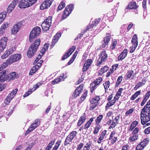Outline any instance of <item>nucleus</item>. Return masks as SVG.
<instances>
[{
	"mask_svg": "<svg viewBox=\"0 0 150 150\" xmlns=\"http://www.w3.org/2000/svg\"><path fill=\"white\" fill-rule=\"evenodd\" d=\"M140 118L142 123L143 125L150 120V99L142 109Z\"/></svg>",
	"mask_w": 150,
	"mask_h": 150,
	"instance_id": "obj_1",
	"label": "nucleus"
},
{
	"mask_svg": "<svg viewBox=\"0 0 150 150\" xmlns=\"http://www.w3.org/2000/svg\"><path fill=\"white\" fill-rule=\"evenodd\" d=\"M40 42V39H37L34 41L33 44H32L29 47L27 53V55L30 58L34 56L38 48Z\"/></svg>",
	"mask_w": 150,
	"mask_h": 150,
	"instance_id": "obj_2",
	"label": "nucleus"
},
{
	"mask_svg": "<svg viewBox=\"0 0 150 150\" xmlns=\"http://www.w3.org/2000/svg\"><path fill=\"white\" fill-rule=\"evenodd\" d=\"M40 42V39H37L34 41L33 44H32L29 47L27 53V55L30 58L34 56L38 48Z\"/></svg>",
	"mask_w": 150,
	"mask_h": 150,
	"instance_id": "obj_3",
	"label": "nucleus"
},
{
	"mask_svg": "<svg viewBox=\"0 0 150 150\" xmlns=\"http://www.w3.org/2000/svg\"><path fill=\"white\" fill-rule=\"evenodd\" d=\"M9 78L11 80L15 79L16 78V73L12 72L10 73V76L8 77L5 70L0 72V82H3Z\"/></svg>",
	"mask_w": 150,
	"mask_h": 150,
	"instance_id": "obj_4",
	"label": "nucleus"
},
{
	"mask_svg": "<svg viewBox=\"0 0 150 150\" xmlns=\"http://www.w3.org/2000/svg\"><path fill=\"white\" fill-rule=\"evenodd\" d=\"M41 32L40 28L38 26L34 27L30 33L29 36V41L32 42L34 38L39 36Z\"/></svg>",
	"mask_w": 150,
	"mask_h": 150,
	"instance_id": "obj_5",
	"label": "nucleus"
},
{
	"mask_svg": "<svg viewBox=\"0 0 150 150\" xmlns=\"http://www.w3.org/2000/svg\"><path fill=\"white\" fill-rule=\"evenodd\" d=\"M52 16H49L42 23L41 27L43 31L45 32L49 30L52 24Z\"/></svg>",
	"mask_w": 150,
	"mask_h": 150,
	"instance_id": "obj_6",
	"label": "nucleus"
},
{
	"mask_svg": "<svg viewBox=\"0 0 150 150\" xmlns=\"http://www.w3.org/2000/svg\"><path fill=\"white\" fill-rule=\"evenodd\" d=\"M37 0H21L19 7L21 8H25L32 6L35 4Z\"/></svg>",
	"mask_w": 150,
	"mask_h": 150,
	"instance_id": "obj_7",
	"label": "nucleus"
},
{
	"mask_svg": "<svg viewBox=\"0 0 150 150\" xmlns=\"http://www.w3.org/2000/svg\"><path fill=\"white\" fill-rule=\"evenodd\" d=\"M74 9V5L71 4L66 6L64 11V12L62 15V19L63 20L66 18Z\"/></svg>",
	"mask_w": 150,
	"mask_h": 150,
	"instance_id": "obj_8",
	"label": "nucleus"
},
{
	"mask_svg": "<svg viewBox=\"0 0 150 150\" xmlns=\"http://www.w3.org/2000/svg\"><path fill=\"white\" fill-rule=\"evenodd\" d=\"M99 57L98 59L97 65V66L102 64L103 63L107 60L108 55L104 51H102L99 55Z\"/></svg>",
	"mask_w": 150,
	"mask_h": 150,
	"instance_id": "obj_9",
	"label": "nucleus"
},
{
	"mask_svg": "<svg viewBox=\"0 0 150 150\" xmlns=\"http://www.w3.org/2000/svg\"><path fill=\"white\" fill-rule=\"evenodd\" d=\"M21 57V55L20 54H13L9 57V59L6 60V63L8 64H11L20 60Z\"/></svg>",
	"mask_w": 150,
	"mask_h": 150,
	"instance_id": "obj_10",
	"label": "nucleus"
},
{
	"mask_svg": "<svg viewBox=\"0 0 150 150\" xmlns=\"http://www.w3.org/2000/svg\"><path fill=\"white\" fill-rule=\"evenodd\" d=\"M7 104L4 103L1 106V110L0 111V117H5L7 118V116L11 115L12 112H9L7 113L8 110L6 108H3L7 105Z\"/></svg>",
	"mask_w": 150,
	"mask_h": 150,
	"instance_id": "obj_11",
	"label": "nucleus"
},
{
	"mask_svg": "<svg viewBox=\"0 0 150 150\" xmlns=\"http://www.w3.org/2000/svg\"><path fill=\"white\" fill-rule=\"evenodd\" d=\"M18 91V89L16 88L14 90H13L7 97L5 101V103H6L7 104H8L10 102V101L12 99L13 97L14 96L15 94Z\"/></svg>",
	"mask_w": 150,
	"mask_h": 150,
	"instance_id": "obj_12",
	"label": "nucleus"
},
{
	"mask_svg": "<svg viewBox=\"0 0 150 150\" xmlns=\"http://www.w3.org/2000/svg\"><path fill=\"white\" fill-rule=\"evenodd\" d=\"M40 124V122H38V120L37 119L35 120L34 122L32 124L30 127L28 128V130L26 132V134H28L29 132H31L35 129Z\"/></svg>",
	"mask_w": 150,
	"mask_h": 150,
	"instance_id": "obj_13",
	"label": "nucleus"
},
{
	"mask_svg": "<svg viewBox=\"0 0 150 150\" xmlns=\"http://www.w3.org/2000/svg\"><path fill=\"white\" fill-rule=\"evenodd\" d=\"M83 84H81L74 91L72 96V98H76L81 92L83 89Z\"/></svg>",
	"mask_w": 150,
	"mask_h": 150,
	"instance_id": "obj_14",
	"label": "nucleus"
},
{
	"mask_svg": "<svg viewBox=\"0 0 150 150\" xmlns=\"http://www.w3.org/2000/svg\"><path fill=\"white\" fill-rule=\"evenodd\" d=\"M8 39L6 37H3L0 40V53L5 48Z\"/></svg>",
	"mask_w": 150,
	"mask_h": 150,
	"instance_id": "obj_15",
	"label": "nucleus"
},
{
	"mask_svg": "<svg viewBox=\"0 0 150 150\" xmlns=\"http://www.w3.org/2000/svg\"><path fill=\"white\" fill-rule=\"evenodd\" d=\"M53 0H46L40 6L41 10H43L49 7L52 3Z\"/></svg>",
	"mask_w": 150,
	"mask_h": 150,
	"instance_id": "obj_16",
	"label": "nucleus"
},
{
	"mask_svg": "<svg viewBox=\"0 0 150 150\" xmlns=\"http://www.w3.org/2000/svg\"><path fill=\"white\" fill-rule=\"evenodd\" d=\"M66 74L63 73L59 77L55 79L54 81L52 82V83L53 84H54L57 83L59 82H60L64 80L66 78L67 76H66Z\"/></svg>",
	"mask_w": 150,
	"mask_h": 150,
	"instance_id": "obj_17",
	"label": "nucleus"
},
{
	"mask_svg": "<svg viewBox=\"0 0 150 150\" xmlns=\"http://www.w3.org/2000/svg\"><path fill=\"white\" fill-rule=\"evenodd\" d=\"M102 78L100 77L97 79L95 81L94 83L91 84V90L92 89L93 90L96 88L97 86L100 84L101 82L102 81Z\"/></svg>",
	"mask_w": 150,
	"mask_h": 150,
	"instance_id": "obj_18",
	"label": "nucleus"
},
{
	"mask_svg": "<svg viewBox=\"0 0 150 150\" xmlns=\"http://www.w3.org/2000/svg\"><path fill=\"white\" fill-rule=\"evenodd\" d=\"M61 36V33H58L55 35L53 37L52 44L51 45L50 47H52L57 42L59 38Z\"/></svg>",
	"mask_w": 150,
	"mask_h": 150,
	"instance_id": "obj_19",
	"label": "nucleus"
},
{
	"mask_svg": "<svg viewBox=\"0 0 150 150\" xmlns=\"http://www.w3.org/2000/svg\"><path fill=\"white\" fill-rule=\"evenodd\" d=\"M40 85V83H37L35 84L33 88L29 89V90L27 92H26L23 95L24 97H26L30 95L32 93L36 90V89L38 88L39 86Z\"/></svg>",
	"mask_w": 150,
	"mask_h": 150,
	"instance_id": "obj_20",
	"label": "nucleus"
},
{
	"mask_svg": "<svg viewBox=\"0 0 150 150\" xmlns=\"http://www.w3.org/2000/svg\"><path fill=\"white\" fill-rule=\"evenodd\" d=\"M111 37L109 33H107L106 36L104 38L103 42V44L101 45V47L102 48H105L107 45L110 41Z\"/></svg>",
	"mask_w": 150,
	"mask_h": 150,
	"instance_id": "obj_21",
	"label": "nucleus"
},
{
	"mask_svg": "<svg viewBox=\"0 0 150 150\" xmlns=\"http://www.w3.org/2000/svg\"><path fill=\"white\" fill-rule=\"evenodd\" d=\"M19 1L18 0H14L12 3L7 8V11L8 13H10L15 7Z\"/></svg>",
	"mask_w": 150,
	"mask_h": 150,
	"instance_id": "obj_22",
	"label": "nucleus"
},
{
	"mask_svg": "<svg viewBox=\"0 0 150 150\" xmlns=\"http://www.w3.org/2000/svg\"><path fill=\"white\" fill-rule=\"evenodd\" d=\"M76 49L75 46H73L70 49L69 51L67 52L62 58V60H64L70 56L74 52Z\"/></svg>",
	"mask_w": 150,
	"mask_h": 150,
	"instance_id": "obj_23",
	"label": "nucleus"
},
{
	"mask_svg": "<svg viewBox=\"0 0 150 150\" xmlns=\"http://www.w3.org/2000/svg\"><path fill=\"white\" fill-rule=\"evenodd\" d=\"M100 20V18L96 19L93 21L91 23H90V25L87 26L86 30L85 29L84 31L86 32V30L92 28L94 26H96L98 24Z\"/></svg>",
	"mask_w": 150,
	"mask_h": 150,
	"instance_id": "obj_24",
	"label": "nucleus"
},
{
	"mask_svg": "<svg viewBox=\"0 0 150 150\" xmlns=\"http://www.w3.org/2000/svg\"><path fill=\"white\" fill-rule=\"evenodd\" d=\"M92 60L90 59L87 60L85 62L83 68V71H86L91 64Z\"/></svg>",
	"mask_w": 150,
	"mask_h": 150,
	"instance_id": "obj_25",
	"label": "nucleus"
},
{
	"mask_svg": "<svg viewBox=\"0 0 150 150\" xmlns=\"http://www.w3.org/2000/svg\"><path fill=\"white\" fill-rule=\"evenodd\" d=\"M146 81V79H143L142 80L141 82H139L135 85V86L134 87V89L135 90H136L139 88L140 87L144 85Z\"/></svg>",
	"mask_w": 150,
	"mask_h": 150,
	"instance_id": "obj_26",
	"label": "nucleus"
},
{
	"mask_svg": "<svg viewBox=\"0 0 150 150\" xmlns=\"http://www.w3.org/2000/svg\"><path fill=\"white\" fill-rule=\"evenodd\" d=\"M127 54V50H124L120 54L118 57V59L119 60H122L124 59L126 56Z\"/></svg>",
	"mask_w": 150,
	"mask_h": 150,
	"instance_id": "obj_27",
	"label": "nucleus"
},
{
	"mask_svg": "<svg viewBox=\"0 0 150 150\" xmlns=\"http://www.w3.org/2000/svg\"><path fill=\"white\" fill-rule=\"evenodd\" d=\"M137 37L136 34H134L133 36L131 42L132 44V45L135 47H137L138 44Z\"/></svg>",
	"mask_w": 150,
	"mask_h": 150,
	"instance_id": "obj_28",
	"label": "nucleus"
},
{
	"mask_svg": "<svg viewBox=\"0 0 150 150\" xmlns=\"http://www.w3.org/2000/svg\"><path fill=\"white\" fill-rule=\"evenodd\" d=\"M8 27V24H4L2 25L0 29V37L4 33L5 31Z\"/></svg>",
	"mask_w": 150,
	"mask_h": 150,
	"instance_id": "obj_29",
	"label": "nucleus"
},
{
	"mask_svg": "<svg viewBox=\"0 0 150 150\" xmlns=\"http://www.w3.org/2000/svg\"><path fill=\"white\" fill-rule=\"evenodd\" d=\"M100 98L99 96H96L93 97L91 100L90 103L92 104H98V102L100 100Z\"/></svg>",
	"mask_w": 150,
	"mask_h": 150,
	"instance_id": "obj_30",
	"label": "nucleus"
},
{
	"mask_svg": "<svg viewBox=\"0 0 150 150\" xmlns=\"http://www.w3.org/2000/svg\"><path fill=\"white\" fill-rule=\"evenodd\" d=\"M94 118H91L90 119L85 125L84 129H87L90 127L91 123L93 121Z\"/></svg>",
	"mask_w": 150,
	"mask_h": 150,
	"instance_id": "obj_31",
	"label": "nucleus"
},
{
	"mask_svg": "<svg viewBox=\"0 0 150 150\" xmlns=\"http://www.w3.org/2000/svg\"><path fill=\"white\" fill-rule=\"evenodd\" d=\"M138 122L137 121H134L131 124L130 127L128 129V130L129 131H132L134 128L138 125Z\"/></svg>",
	"mask_w": 150,
	"mask_h": 150,
	"instance_id": "obj_32",
	"label": "nucleus"
},
{
	"mask_svg": "<svg viewBox=\"0 0 150 150\" xmlns=\"http://www.w3.org/2000/svg\"><path fill=\"white\" fill-rule=\"evenodd\" d=\"M128 7H129V9H135L137 8V6L135 2H131L128 5Z\"/></svg>",
	"mask_w": 150,
	"mask_h": 150,
	"instance_id": "obj_33",
	"label": "nucleus"
},
{
	"mask_svg": "<svg viewBox=\"0 0 150 150\" xmlns=\"http://www.w3.org/2000/svg\"><path fill=\"white\" fill-rule=\"evenodd\" d=\"M19 29L20 28L18 27L17 26L15 25L12 30V34H16L18 32Z\"/></svg>",
	"mask_w": 150,
	"mask_h": 150,
	"instance_id": "obj_34",
	"label": "nucleus"
},
{
	"mask_svg": "<svg viewBox=\"0 0 150 150\" xmlns=\"http://www.w3.org/2000/svg\"><path fill=\"white\" fill-rule=\"evenodd\" d=\"M138 137V135L137 134H133L132 136H130L129 138V140L130 142H133L136 140Z\"/></svg>",
	"mask_w": 150,
	"mask_h": 150,
	"instance_id": "obj_35",
	"label": "nucleus"
},
{
	"mask_svg": "<svg viewBox=\"0 0 150 150\" xmlns=\"http://www.w3.org/2000/svg\"><path fill=\"white\" fill-rule=\"evenodd\" d=\"M77 133L75 131H73L71 132L69 134L68 136L72 140L74 137L76 136Z\"/></svg>",
	"mask_w": 150,
	"mask_h": 150,
	"instance_id": "obj_36",
	"label": "nucleus"
},
{
	"mask_svg": "<svg viewBox=\"0 0 150 150\" xmlns=\"http://www.w3.org/2000/svg\"><path fill=\"white\" fill-rule=\"evenodd\" d=\"M123 77L122 76H119L117 80V82L115 85V87H117L122 81Z\"/></svg>",
	"mask_w": 150,
	"mask_h": 150,
	"instance_id": "obj_37",
	"label": "nucleus"
},
{
	"mask_svg": "<svg viewBox=\"0 0 150 150\" xmlns=\"http://www.w3.org/2000/svg\"><path fill=\"white\" fill-rule=\"evenodd\" d=\"M72 140L68 136H67L64 142V146L67 145V144H69L70 142H71Z\"/></svg>",
	"mask_w": 150,
	"mask_h": 150,
	"instance_id": "obj_38",
	"label": "nucleus"
},
{
	"mask_svg": "<svg viewBox=\"0 0 150 150\" xmlns=\"http://www.w3.org/2000/svg\"><path fill=\"white\" fill-rule=\"evenodd\" d=\"M103 86L105 90V91L108 90L110 85V82L109 81H106L103 84Z\"/></svg>",
	"mask_w": 150,
	"mask_h": 150,
	"instance_id": "obj_39",
	"label": "nucleus"
},
{
	"mask_svg": "<svg viewBox=\"0 0 150 150\" xmlns=\"http://www.w3.org/2000/svg\"><path fill=\"white\" fill-rule=\"evenodd\" d=\"M65 6V4L63 1H62L59 5L57 9V11H59L61 10Z\"/></svg>",
	"mask_w": 150,
	"mask_h": 150,
	"instance_id": "obj_40",
	"label": "nucleus"
},
{
	"mask_svg": "<svg viewBox=\"0 0 150 150\" xmlns=\"http://www.w3.org/2000/svg\"><path fill=\"white\" fill-rule=\"evenodd\" d=\"M145 146L144 145H143L141 142L140 144H138L136 147V149L137 150H142L143 149Z\"/></svg>",
	"mask_w": 150,
	"mask_h": 150,
	"instance_id": "obj_41",
	"label": "nucleus"
},
{
	"mask_svg": "<svg viewBox=\"0 0 150 150\" xmlns=\"http://www.w3.org/2000/svg\"><path fill=\"white\" fill-rule=\"evenodd\" d=\"M38 69V67L37 68H36V67H35V66L33 67L30 71L29 75H32Z\"/></svg>",
	"mask_w": 150,
	"mask_h": 150,
	"instance_id": "obj_42",
	"label": "nucleus"
},
{
	"mask_svg": "<svg viewBox=\"0 0 150 150\" xmlns=\"http://www.w3.org/2000/svg\"><path fill=\"white\" fill-rule=\"evenodd\" d=\"M6 14L4 13L0 14V24L3 21L6 17Z\"/></svg>",
	"mask_w": 150,
	"mask_h": 150,
	"instance_id": "obj_43",
	"label": "nucleus"
},
{
	"mask_svg": "<svg viewBox=\"0 0 150 150\" xmlns=\"http://www.w3.org/2000/svg\"><path fill=\"white\" fill-rule=\"evenodd\" d=\"M133 73L134 72L133 71L130 70L128 71L126 74V77L127 78L126 79H127L130 78Z\"/></svg>",
	"mask_w": 150,
	"mask_h": 150,
	"instance_id": "obj_44",
	"label": "nucleus"
},
{
	"mask_svg": "<svg viewBox=\"0 0 150 150\" xmlns=\"http://www.w3.org/2000/svg\"><path fill=\"white\" fill-rule=\"evenodd\" d=\"M54 141H51L49 143L47 146L46 147L45 150H49L52 147V145L54 144Z\"/></svg>",
	"mask_w": 150,
	"mask_h": 150,
	"instance_id": "obj_45",
	"label": "nucleus"
},
{
	"mask_svg": "<svg viewBox=\"0 0 150 150\" xmlns=\"http://www.w3.org/2000/svg\"><path fill=\"white\" fill-rule=\"evenodd\" d=\"M103 117V115H99L97 118L96 119V123L99 124L101 120L102 119Z\"/></svg>",
	"mask_w": 150,
	"mask_h": 150,
	"instance_id": "obj_46",
	"label": "nucleus"
},
{
	"mask_svg": "<svg viewBox=\"0 0 150 150\" xmlns=\"http://www.w3.org/2000/svg\"><path fill=\"white\" fill-rule=\"evenodd\" d=\"M117 137L115 136L110 137L109 140H111V142L112 144L115 143L117 140Z\"/></svg>",
	"mask_w": 150,
	"mask_h": 150,
	"instance_id": "obj_47",
	"label": "nucleus"
},
{
	"mask_svg": "<svg viewBox=\"0 0 150 150\" xmlns=\"http://www.w3.org/2000/svg\"><path fill=\"white\" fill-rule=\"evenodd\" d=\"M87 91H86L84 92L82 96L80 98L81 101H80V102H81L83 101L86 98V97L87 96Z\"/></svg>",
	"mask_w": 150,
	"mask_h": 150,
	"instance_id": "obj_48",
	"label": "nucleus"
},
{
	"mask_svg": "<svg viewBox=\"0 0 150 150\" xmlns=\"http://www.w3.org/2000/svg\"><path fill=\"white\" fill-rule=\"evenodd\" d=\"M61 142V140H59L57 141V142L56 143L55 145L53 147L54 149H56L57 150V149L60 144Z\"/></svg>",
	"mask_w": 150,
	"mask_h": 150,
	"instance_id": "obj_49",
	"label": "nucleus"
},
{
	"mask_svg": "<svg viewBox=\"0 0 150 150\" xmlns=\"http://www.w3.org/2000/svg\"><path fill=\"white\" fill-rule=\"evenodd\" d=\"M106 130H104L102 132L99 138V139H100V140H103L105 135L106 134Z\"/></svg>",
	"mask_w": 150,
	"mask_h": 150,
	"instance_id": "obj_50",
	"label": "nucleus"
},
{
	"mask_svg": "<svg viewBox=\"0 0 150 150\" xmlns=\"http://www.w3.org/2000/svg\"><path fill=\"white\" fill-rule=\"evenodd\" d=\"M24 22L23 21H20L18 22L15 25L17 26L19 28H20L23 26V25Z\"/></svg>",
	"mask_w": 150,
	"mask_h": 150,
	"instance_id": "obj_51",
	"label": "nucleus"
},
{
	"mask_svg": "<svg viewBox=\"0 0 150 150\" xmlns=\"http://www.w3.org/2000/svg\"><path fill=\"white\" fill-rule=\"evenodd\" d=\"M139 127H136L133 130L132 134H136L139 132Z\"/></svg>",
	"mask_w": 150,
	"mask_h": 150,
	"instance_id": "obj_52",
	"label": "nucleus"
},
{
	"mask_svg": "<svg viewBox=\"0 0 150 150\" xmlns=\"http://www.w3.org/2000/svg\"><path fill=\"white\" fill-rule=\"evenodd\" d=\"M9 54H8V52L6 51L4 54L1 56V58L2 59H4L7 57Z\"/></svg>",
	"mask_w": 150,
	"mask_h": 150,
	"instance_id": "obj_53",
	"label": "nucleus"
},
{
	"mask_svg": "<svg viewBox=\"0 0 150 150\" xmlns=\"http://www.w3.org/2000/svg\"><path fill=\"white\" fill-rule=\"evenodd\" d=\"M149 141V138H146V139H144L141 142L143 145H144V146H146V145L148 143Z\"/></svg>",
	"mask_w": 150,
	"mask_h": 150,
	"instance_id": "obj_54",
	"label": "nucleus"
},
{
	"mask_svg": "<svg viewBox=\"0 0 150 150\" xmlns=\"http://www.w3.org/2000/svg\"><path fill=\"white\" fill-rule=\"evenodd\" d=\"M117 122L113 121L112 123V124L110 125V126L109 127V129H111V128H113L114 127H115V126L116 125Z\"/></svg>",
	"mask_w": 150,
	"mask_h": 150,
	"instance_id": "obj_55",
	"label": "nucleus"
},
{
	"mask_svg": "<svg viewBox=\"0 0 150 150\" xmlns=\"http://www.w3.org/2000/svg\"><path fill=\"white\" fill-rule=\"evenodd\" d=\"M15 50V47H13L9 49L7 51L8 52V54L10 55V54L12 53Z\"/></svg>",
	"mask_w": 150,
	"mask_h": 150,
	"instance_id": "obj_56",
	"label": "nucleus"
},
{
	"mask_svg": "<svg viewBox=\"0 0 150 150\" xmlns=\"http://www.w3.org/2000/svg\"><path fill=\"white\" fill-rule=\"evenodd\" d=\"M150 96V91L147 92L144 96V98L148 100Z\"/></svg>",
	"mask_w": 150,
	"mask_h": 150,
	"instance_id": "obj_57",
	"label": "nucleus"
},
{
	"mask_svg": "<svg viewBox=\"0 0 150 150\" xmlns=\"http://www.w3.org/2000/svg\"><path fill=\"white\" fill-rule=\"evenodd\" d=\"M98 105V104H92L90 105L89 109L91 110H93L96 106Z\"/></svg>",
	"mask_w": 150,
	"mask_h": 150,
	"instance_id": "obj_58",
	"label": "nucleus"
},
{
	"mask_svg": "<svg viewBox=\"0 0 150 150\" xmlns=\"http://www.w3.org/2000/svg\"><path fill=\"white\" fill-rule=\"evenodd\" d=\"M83 143H80L77 145L76 148V150H81L82 148L83 147Z\"/></svg>",
	"mask_w": 150,
	"mask_h": 150,
	"instance_id": "obj_59",
	"label": "nucleus"
},
{
	"mask_svg": "<svg viewBox=\"0 0 150 150\" xmlns=\"http://www.w3.org/2000/svg\"><path fill=\"white\" fill-rule=\"evenodd\" d=\"M123 90V89L122 88H120L118 90L117 92L116 93V95H118L119 96H121L122 91Z\"/></svg>",
	"mask_w": 150,
	"mask_h": 150,
	"instance_id": "obj_60",
	"label": "nucleus"
},
{
	"mask_svg": "<svg viewBox=\"0 0 150 150\" xmlns=\"http://www.w3.org/2000/svg\"><path fill=\"white\" fill-rule=\"evenodd\" d=\"M112 114L111 112H109L107 114L105 119V120L106 121L108 119L109 117Z\"/></svg>",
	"mask_w": 150,
	"mask_h": 150,
	"instance_id": "obj_61",
	"label": "nucleus"
},
{
	"mask_svg": "<svg viewBox=\"0 0 150 150\" xmlns=\"http://www.w3.org/2000/svg\"><path fill=\"white\" fill-rule=\"evenodd\" d=\"M134 110L133 109H130L127 111L125 113L126 115H128L132 113Z\"/></svg>",
	"mask_w": 150,
	"mask_h": 150,
	"instance_id": "obj_62",
	"label": "nucleus"
},
{
	"mask_svg": "<svg viewBox=\"0 0 150 150\" xmlns=\"http://www.w3.org/2000/svg\"><path fill=\"white\" fill-rule=\"evenodd\" d=\"M137 47H135V46H134L132 45L130 47V50L129 52L130 53H132L134 51Z\"/></svg>",
	"mask_w": 150,
	"mask_h": 150,
	"instance_id": "obj_63",
	"label": "nucleus"
},
{
	"mask_svg": "<svg viewBox=\"0 0 150 150\" xmlns=\"http://www.w3.org/2000/svg\"><path fill=\"white\" fill-rule=\"evenodd\" d=\"M144 132L146 134H148L150 133V126L145 129Z\"/></svg>",
	"mask_w": 150,
	"mask_h": 150,
	"instance_id": "obj_64",
	"label": "nucleus"
}]
</instances>
